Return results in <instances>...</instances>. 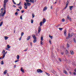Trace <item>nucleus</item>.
<instances>
[{
  "mask_svg": "<svg viewBox=\"0 0 76 76\" xmlns=\"http://www.w3.org/2000/svg\"><path fill=\"white\" fill-rule=\"evenodd\" d=\"M23 34H24V33L23 32H22L21 34V36L22 37L23 35Z\"/></svg>",
  "mask_w": 76,
  "mask_h": 76,
  "instance_id": "4c0bfd02",
  "label": "nucleus"
},
{
  "mask_svg": "<svg viewBox=\"0 0 76 76\" xmlns=\"http://www.w3.org/2000/svg\"><path fill=\"white\" fill-rule=\"evenodd\" d=\"M45 73H46L47 75L48 76H50V74H49L48 73H47L46 72H45Z\"/></svg>",
  "mask_w": 76,
  "mask_h": 76,
  "instance_id": "79ce46f5",
  "label": "nucleus"
},
{
  "mask_svg": "<svg viewBox=\"0 0 76 76\" xmlns=\"http://www.w3.org/2000/svg\"><path fill=\"white\" fill-rule=\"evenodd\" d=\"M18 7L19 9H20V10L22 9V7L21 6H19Z\"/></svg>",
  "mask_w": 76,
  "mask_h": 76,
  "instance_id": "c756f323",
  "label": "nucleus"
},
{
  "mask_svg": "<svg viewBox=\"0 0 76 76\" xmlns=\"http://www.w3.org/2000/svg\"><path fill=\"white\" fill-rule=\"evenodd\" d=\"M27 50H28V48H27V49H26L25 50H24V51H27Z\"/></svg>",
  "mask_w": 76,
  "mask_h": 76,
  "instance_id": "680f3d73",
  "label": "nucleus"
},
{
  "mask_svg": "<svg viewBox=\"0 0 76 76\" xmlns=\"http://www.w3.org/2000/svg\"><path fill=\"white\" fill-rule=\"evenodd\" d=\"M5 49L6 50H9V48H5Z\"/></svg>",
  "mask_w": 76,
  "mask_h": 76,
  "instance_id": "e2e57ef3",
  "label": "nucleus"
},
{
  "mask_svg": "<svg viewBox=\"0 0 76 76\" xmlns=\"http://www.w3.org/2000/svg\"><path fill=\"white\" fill-rule=\"evenodd\" d=\"M6 3H4L3 6L4 9H6Z\"/></svg>",
  "mask_w": 76,
  "mask_h": 76,
  "instance_id": "2eb2a0df",
  "label": "nucleus"
},
{
  "mask_svg": "<svg viewBox=\"0 0 76 76\" xmlns=\"http://www.w3.org/2000/svg\"><path fill=\"white\" fill-rule=\"evenodd\" d=\"M31 23H33V22H34V20L32 19L31 20Z\"/></svg>",
  "mask_w": 76,
  "mask_h": 76,
  "instance_id": "2f4dec72",
  "label": "nucleus"
},
{
  "mask_svg": "<svg viewBox=\"0 0 76 76\" xmlns=\"http://www.w3.org/2000/svg\"><path fill=\"white\" fill-rule=\"evenodd\" d=\"M4 15H5L4 13H3V12H2L0 14V16H2V17H3V16H4Z\"/></svg>",
  "mask_w": 76,
  "mask_h": 76,
  "instance_id": "20e7f679",
  "label": "nucleus"
},
{
  "mask_svg": "<svg viewBox=\"0 0 76 76\" xmlns=\"http://www.w3.org/2000/svg\"><path fill=\"white\" fill-rule=\"evenodd\" d=\"M42 23H43L42 21L40 23V26H39V28L38 29V33H39L40 32H41V27L42 26Z\"/></svg>",
  "mask_w": 76,
  "mask_h": 76,
  "instance_id": "f257e3e1",
  "label": "nucleus"
},
{
  "mask_svg": "<svg viewBox=\"0 0 76 76\" xmlns=\"http://www.w3.org/2000/svg\"><path fill=\"white\" fill-rule=\"evenodd\" d=\"M68 4H69V1H67L66 3V5L68 6Z\"/></svg>",
  "mask_w": 76,
  "mask_h": 76,
  "instance_id": "a878e982",
  "label": "nucleus"
},
{
  "mask_svg": "<svg viewBox=\"0 0 76 76\" xmlns=\"http://www.w3.org/2000/svg\"><path fill=\"white\" fill-rule=\"evenodd\" d=\"M32 37L34 39H37V37H36L35 35H33Z\"/></svg>",
  "mask_w": 76,
  "mask_h": 76,
  "instance_id": "9d476101",
  "label": "nucleus"
},
{
  "mask_svg": "<svg viewBox=\"0 0 76 76\" xmlns=\"http://www.w3.org/2000/svg\"><path fill=\"white\" fill-rule=\"evenodd\" d=\"M47 10V7H44L43 10V11H45V10Z\"/></svg>",
  "mask_w": 76,
  "mask_h": 76,
  "instance_id": "1a4fd4ad",
  "label": "nucleus"
},
{
  "mask_svg": "<svg viewBox=\"0 0 76 76\" xmlns=\"http://www.w3.org/2000/svg\"><path fill=\"white\" fill-rule=\"evenodd\" d=\"M68 20H70V21H72V19L71 18H69L68 19Z\"/></svg>",
  "mask_w": 76,
  "mask_h": 76,
  "instance_id": "a19ab883",
  "label": "nucleus"
},
{
  "mask_svg": "<svg viewBox=\"0 0 76 76\" xmlns=\"http://www.w3.org/2000/svg\"><path fill=\"white\" fill-rule=\"evenodd\" d=\"M63 73H64L65 75H68V73L67 72V71L65 70H64L63 71Z\"/></svg>",
  "mask_w": 76,
  "mask_h": 76,
  "instance_id": "423d86ee",
  "label": "nucleus"
},
{
  "mask_svg": "<svg viewBox=\"0 0 76 76\" xmlns=\"http://www.w3.org/2000/svg\"><path fill=\"white\" fill-rule=\"evenodd\" d=\"M19 61V60H16V61H15V63H17V62H18Z\"/></svg>",
  "mask_w": 76,
  "mask_h": 76,
  "instance_id": "473e14b6",
  "label": "nucleus"
},
{
  "mask_svg": "<svg viewBox=\"0 0 76 76\" xmlns=\"http://www.w3.org/2000/svg\"><path fill=\"white\" fill-rule=\"evenodd\" d=\"M43 23L44 24L46 22V19L45 18H44L43 19Z\"/></svg>",
  "mask_w": 76,
  "mask_h": 76,
  "instance_id": "0eeeda50",
  "label": "nucleus"
},
{
  "mask_svg": "<svg viewBox=\"0 0 76 76\" xmlns=\"http://www.w3.org/2000/svg\"><path fill=\"white\" fill-rule=\"evenodd\" d=\"M7 70H5L4 72V75H6V74L7 73Z\"/></svg>",
  "mask_w": 76,
  "mask_h": 76,
  "instance_id": "f8f14e48",
  "label": "nucleus"
},
{
  "mask_svg": "<svg viewBox=\"0 0 76 76\" xmlns=\"http://www.w3.org/2000/svg\"><path fill=\"white\" fill-rule=\"evenodd\" d=\"M73 75H76V73L74 72H73Z\"/></svg>",
  "mask_w": 76,
  "mask_h": 76,
  "instance_id": "a18cd8bd",
  "label": "nucleus"
},
{
  "mask_svg": "<svg viewBox=\"0 0 76 76\" xmlns=\"http://www.w3.org/2000/svg\"><path fill=\"white\" fill-rule=\"evenodd\" d=\"M1 12H3V8H2L1 9Z\"/></svg>",
  "mask_w": 76,
  "mask_h": 76,
  "instance_id": "49530a36",
  "label": "nucleus"
},
{
  "mask_svg": "<svg viewBox=\"0 0 76 76\" xmlns=\"http://www.w3.org/2000/svg\"><path fill=\"white\" fill-rule=\"evenodd\" d=\"M31 36L28 37L27 38V40H29V39H31Z\"/></svg>",
  "mask_w": 76,
  "mask_h": 76,
  "instance_id": "f3484780",
  "label": "nucleus"
},
{
  "mask_svg": "<svg viewBox=\"0 0 76 76\" xmlns=\"http://www.w3.org/2000/svg\"><path fill=\"white\" fill-rule=\"evenodd\" d=\"M1 64H4L3 61H2L1 62Z\"/></svg>",
  "mask_w": 76,
  "mask_h": 76,
  "instance_id": "72a5a7b5",
  "label": "nucleus"
},
{
  "mask_svg": "<svg viewBox=\"0 0 76 76\" xmlns=\"http://www.w3.org/2000/svg\"><path fill=\"white\" fill-rule=\"evenodd\" d=\"M64 21H65V20H64V19H62V22H64Z\"/></svg>",
  "mask_w": 76,
  "mask_h": 76,
  "instance_id": "58836bf2",
  "label": "nucleus"
},
{
  "mask_svg": "<svg viewBox=\"0 0 76 76\" xmlns=\"http://www.w3.org/2000/svg\"><path fill=\"white\" fill-rule=\"evenodd\" d=\"M25 9H27V8H28V7L27 6H26V5L24 7Z\"/></svg>",
  "mask_w": 76,
  "mask_h": 76,
  "instance_id": "cd10ccee",
  "label": "nucleus"
},
{
  "mask_svg": "<svg viewBox=\"0 0 76 76\" xmlns=\"http://www.w3.org/2000/svg\"><path fill=\"white\" fill-rule=\"evenodd\" d=\"M59 29L60 31H61V30H63V28H59Z\"/></svg>",
  "mask_w": 76,
  "mask_h": 76,
  "instance_id": "c9c22d12",
  "label": "nucleus"
},
{
  "mask_svg": "<svg viewBox=\"0 0 76 76\" xmlns=\"http://www.w3.org/2000/svg\"><path fill=\"white\" fill-rule=\"evenodd\" d=\"M19 58H20L19 56V55H18L17 57V58L18 59V60H19Z\"/></svg>",
  "mask_w": 76,
  "mask_h": 76,
  "instance_id": "5701e85b",
  "label": "nucleus"
},
{
  "mask_svg": "<svg viewBox=\"0 0 76 76\" xmlns=\"http://www.w3.org/2000/svg\"><path fill=\"white\" fill-rule=\"evenodd\" d=\"M74 34L73 33H71V37H72L73 36Z\"/></svg>",
  "mask_w": 76,
  "mask_h": 76,
  "instance_id": "7c9ffc66",
  "label": "nucleus"
},
{
  "mask_svg": "<svg viewBox=\"0 0 76 76\" xmlns=\"http://www.w3.org/2000/svg\"><path fill=\"white\" fill-rule=\"evenodd\" d=\"M20 4H21V2H20V3L18 4H17V5L18 6H20Z\"/></svg>",
  "mask_w": 76,
  "mask_h": 76,
  "instance_id": "e433bc0d",
  "label": "nucleus"
},
{
  "mask_svg": "<svg viewBox=\"0 0 76 76\" xmlns=\"http://www.w3.org/2000/svg\"><path fill=\"white\" fill-rule=\"evenodd\" d=\"M12 1H13V3L14 4H16V3H15V1H14V0H12Z\"/></svg>",
  "mask_w": 76,
  "mask_h": 76,
  "instance_id": "c03bdc74",
  "label": "nucleus"
},
{
  "mask_svg": "<svg viewBox=\"0 0 76 76\" xmlns=\"http://www.w3.org/2000/svg\"><path fill=\"white\" fill-rule=\"evenodd\" d=\"M4 38H5V40H7V39L9 38V37L7 36H5L4 37Z\"/></svg>",
  "mask_w": 76,
  "mask_h": 76,
  "instance_id": "4468645a",
  "label": "nucleus"
},
{
  "mask_svg": "<svg viewBox=\"0 0 76 76\" xmlns=\"http://www.w3.org/2000/svg\"><path fill=\"white\" fill-rule=\"evenodd\" d=\"M73 41L74 42H75V43H76V40L75 39V38H74L73 39Z\"/></svg>",
  "mask_w": 76,
  "mask_h": 76,
  "instance_id": "b1692460",
  "label": "nucleus"
},
{
  "mask_svg": "<svg viewBox=\"0 0 76 76\" xmlns=\"http://www.w3.org/2000/svg\"><path fill=\"white\" fill-rule=\"evenodd\" d=\"M66 54H67V53H68V51H67V50H66Z\"/></svg>",
  "mask_w": 76,
  "mask_h": 76,
  "instance_id": "8fccbe9b",
  "label": "nucleus"
},
{
  "mask_svg": "<svg viewBox=\"0 0 76 76\" xmlns=\"http://www.w3.org/2000/svg\"><path fill=\"white\" fill-rule=\"evenodd\" d=\"M30 0L31 3L32 2L33 3H34V0H33L32 1V0Z\"/></svg>",
  "mask_w": 76,
  "mask_h": 76,
  "instance_id": "412c9836",
  "label": "nucleus"
},
{
  "mask_svg": "<svg viewBox=\"0 0 76 76\" xmlns=\"http://www.w3.org/2000/svg\"><path fill=\"white\" fill-rule=\"evenodd\" d=\"M64 33L65 36H66V30H65L64 31Z\"/></svg>",
  "mask_w": 76,
  "mask_h": 76,
  "instance_id": "9b49d317",
  "label": "nucleus"
},
{
  "mask_svg": "<svg viewBox=\"0 0 76 76\" xmlns=\"http://www.w3.org/2000/svg\"><path fill=\"white\" fill-rule=\"evenodd\" d=\"M71 52V55H73V54H74V53L73 52V51L72 50L70 51Z\"/></svg>",
  "mask_w": 76,
  "mask_h": 76,
  "instance_id": "a211bd4d",
  "label": "nucleus"
},
{
  "mask_svg": "<svg viewBox=\"0 0 76 76\" xmlns=\"http://www.w3.org/2000/svg\"><path fill=\"white\" fill-rule=\"evenodd\" d=\"M41 40L42 41H43V37L42 36V37H41Z\"/></svg>",
  "mask_w": 76,
  "mask_h": 76,
  "instance_id": "c85d7f7f",
  "label": "nucleus"
},
{
  "mask_svg": "<svg viewBox=\"0 0 76 76\" xmlns=\"http://www.w3.org/2000/svg\"><path fill=\"white\" fill-rule=\"evenodd\" d=\"M49 42L50 43V44H51V40L49 41Z\"/></svg>",
  "mask_w": 76,
  "mask_h": 76,
  "instance_id": "de8ad7c7",
  "label": "nucleus"
},
{
  "mask_svg": "<svg viewBox=\"0 0 76 76\" xmlns=\"http://www.w3.org/2000/svg\"><path fill=\"white\" fill-rule=\"evenodd\" d=\"M5 53V51L3 50V51L2 52V53L3 54H4V53Z\"/></svg>",
  "mask_w": 76,
  "mask_h": 76,
  "instance_id": "37998d69",
  "label": "nucleus"
},
{
  "mask_svg": "<svg viewBox=\"0 0 76 76\" xmlns=\"http://www.w3.org/2000/svg\"><path fill=\"white\" fill-rule=\"evenodd\" d=\"M13 7H16V6L15 5H13L12 6Z\"/></svg>",
  "mask_w": 76,
  "mask_h": 76,
  "instance_id": "69168bd1",
  "label": "nucleus"
},
{
  "mask_svg": "<svg viewBox=\"0 0 76 76\" xmlns=\"http://www.w3.org/2000/svg\"><path fill=\"white\" fill-rule=\"evenodd\" d=\"M60 26V24H59V25H58L56 26V27H58V26Z\"/></svg>",
  "mask_w": 76,
  "mask_h": 76,
  "instance_id": "4d7b16f0",
  "label": "nucleus"
},
{
  "mask_svg": "<svg viewBox=\"0 0 76 76\" xmlns=\"http://www.w3.org/2000/svg\"><path fill=\"white\" fill-rule=\"evenodd\" d=\"M73 7V6H70L69 7L70 10H72Z\"/></svg>",
  "mask_w": 76,
  "mask_h": 76,
  "instance_id": "ddd939ff",
  "label": "nucleus"
},
{
  "mask_svg": "<svg viewBox=\"0 0 76 76\" xmlns=\"http://www.w3.org/2000/svg\"><path fill=\"white\" fill-rule=\"evenodd\" d=\"M58 59H59V60L60 61H61V58H58Z\"/></svg>",
  "mask_w": 76,
  "mask_h": 76,
  "instance_id": "864d4df0",
  "label": "nucleus"
},
{
  "mask_svg": "<svg viewBox=\"0 0 76 76\" xmlns=\"http://www.w3.org/2000/svg\"><path fill=\"white\" fill-rule=\"evenodd\" d=\"M61 54H62V55H63V54H64V52H61Z\"/></svg>",
  "mask_w": 76,
  "mask_h": 76,
  "instance_id": "052dcab7",
  "label": "nucleus"
},
{
  "mask_svg": "<svg viewBox=\"0 0 76 76\" xmlns=\"http://www.w3.org/2000/svg\"><path fill=\"white\" fill-rule=\"evenodd\" d=\"M20 70H21V72H23V73L25 72V71H24V69H23V67L21 68Z\"/></svg>",
  "mask_w": 76,
  "mask_h": 76,
  "instance_id": "6e6552de",
  "label": "nucleus"
},
{
  "mask_svg": "<svg viewBox=\"0 0 76 76\" xmlns=\"http://www.w3.org/2000/svg\"><path fill=\"white\" fill-rule=\"evenodd\" d=\"M26 3L27 4V5H28V6H31V4L28 3L30 2V1L29 0H26Z\"/></svg>",
  "mask_w": 76,
  "mask_h": 76,
  "instance_id": "f03ea898",
  "label": "nucleus"
},
{
  "mask_svg": "<svg viewBox=\"0 0 76 76\" xmlns=\"http://www.w3.org/2000/svg\"><path fill=\"white\" fill-rule=\"evenodd\" d=\"M67 5H66V6L65 7V9H66V8H67Z\"/></svg>",
  "mask_w": 76,
  "mask_h": 76,
  "instance_id": "0e129e2a",
  "label": "nucleus"
},
{
  "mask_svg": "<svg viewBox=\"0 0 76 76\" xmlns=\"http://www.w3.org/2000/svg\"><path fill=\"white\" fill-rule=\"evenodd\" d=\"M69 18H70V17H69V16H67V18L68 19H69Z\"/></svg>",
  "mask_w": 76,
  "mask_h": 76,
  "instance_id": "6e6d98bb",
  "label": "nucleus"
},
{
  "mask_svg": "<svg viewBox=\"0 0 76 76\" xmlns=\"http://www.w3.org/2000/svg\"><path fill=\"white\" fill-rule=\"evenodd\" d=\"M4 14L6 13V10H4Z\"/></svg>",
  "mask_w": 76,
  "mask_h": 76,
  "instance_id": "bf43d9fd",
  "label": "nucleus"
},
{
  "mask_svg": "<svg viewBox=\"0 0 76 76\" xmlns=\"http://www.w3.org/2000/svg\"><path fill=\"white\" fill-rule=\"evenodd\" d=\"M24 6H27V4H26V2H24Z\"/></svg>",
  "mask_w": 76,
  "mask_h": 76,
  "instance_id": "3c124183",
  "label": "nucleus"
},
{
  "mask_svg": "<svg viewBox=\"0 0 76 76\" xmlns=\"http://www.w3.org/2000/svg\"><path fill=\"white\" fill-rule=\"evenodd\" d=\"M32 16L33 18H34V17H35V15L33 14H32Z\"/></svg>",
  "mask_w": 76,
  "mask_h": 76,
  "instance_id": "ea45409f",
  "label": "nucleus"
},
{
  "mask_svg": "<svg viewBox=\"0 0 76 76\" xmlns=\"http://www.w3.org/2000/svg\"><path fill=\"white\" fill-rule=\"evenodd\" d=\"M37 71L39 73H42V70H41V69H38L37 70Z\"/></svg>",
  "mask_w": 76,
  "mask_h": 76,
  "instance_id": "39448f33",
  "label": "nucleus"
},
{
  "mask_svg": "<svg viewBox=\"0 0 76 76\" xmlns=\"http://www.w3.org/2000/svg\"><path fill=\"white\" fill-rule=\"evenodd\" d=\"M20 19L22 20V16H21L20 17Z\"/></svg>",
  "mask_w": 76,
  "mask_h": 76,
  "instance_id": "13d9d810",
  "label": "nucleus"
},
{
  "mask_svg": "<svg viewBox=\"0 0 76 76\" xmlns=\"http://www.w3.org/2000/svg\"><path fill=\"white\" fill-rule=\"evenodd\" d=\"M4 3H6L8 1V0H4Z\"/></svg>",
  "mask_w": 76,
  "mask_h": 76,
  "instance_id": "aec40b11",
  "label": "nucleus"
},
{
  "mask_svg": "<svg viewBox=\"0 0 76 76\" xmlns=\"http://www.w3.org/2000/svg\"><path fill=\"white\" fill-rule=\"evenodd\" d=\"M40 44L41 45H43V42H42V41H41Z\"/></svg>",
  "mask_w": 76,
  "mask_h": 76,
  "instance_id": "393cba45",
  "label": "nucleus"
},
{
  "mask_svg": "<svg viewBox=\"0 0 76 76\" xmlns=\"http://www.w3.org/2000/svg\"><path fill=\"white\" fill-rule=\"evenodd\" d=\"M16 10H17V11H20V10H19V9H17Z\"/></svg>",
  "mask_w": 76,
  "mask_h": 76,
  "instance_id": "338daca9",
  "label": "nucleus"
},
{
  "mask_svg": "<svg viewBox=\"0 0 76 76\" xmlns=\"http://www.w3.org/2000/svg\"><path fill=\"white\" fill-rule=\"evenodd\" d=\"M2 24H3V22H1L0 23V26L2 25Z\"/></svg>",
  "mask_w": 76,
  "mask_h": 76,
  "instance_id": "bb28decb",
  "label": "nucleus"
},
{
  "mask_svg": "<svg viewBox=\"0 0 76 76\" xmlns=\"http://www.w3.org/2000/svg\"><path fill=\"white\" fill-rule=\"evenodd\" d=\"M15 15H18V12H15Z\"/></svg>",
  "mask_w": 76,
  "mask_h": 76,
  "instance_id": "09e8293b",
  "label": "nucleus"
},
{
  "mask_svg": "<svg viewBox=\"0 0 76 76\" xmlns=\"http://www.w3.org/2000/svg\"><path fill=\"white\" fill-rule=\"evenodd\" d=\"M68 37H66V39H69V38H71V37H71V35H70V33L68 34Z\"/></svg>",
  "mask_w": 76,
  "mask_h": 76,
  "instance_id": "7ed1b4c3",
  "label": "nucleus"
},
{
  "mask_svg": "<svg viewBox=\"0 0 76 76\" xmlns=\"http://www.w3.org/2000/svg\"><path fill=\"white\" fill-rule=\"evenodd\" d=\"M34 40L33 41V42L34 43H35L37 42V39H34Z\"/></svg>",
  "mask_w": 76,
  "mask_h": 76,
  "instance_id": "6ab92c4d",
  "label": "nucleus"
},
{
  "mask_svg": "<svg viewBox=\"0 0 76 76\" xmlns=\"http://www.w3.org/2000/svg\"><path fill=\"white\" fill-rule=\"evenodd\" d=\"M49 36L50 38H51V39H53V36H51L50 35H49Z\"/></svg>",
  "mask_w": 76,
  "mask_h": 76,
  "instance_id": "f704fd0d",
  "label": "nucleus"
},
{
  "mask_svg": "<svg viewBox=\"0 0 76 76\" xmlns=\"http://www.w3.org/2000/svg\"><path fill=\"white\" fill-rule=\"evenodd\" d=\"M3 57H2V58H1V57H0V59H2V58H3L5 57V53L3 55Z\"/></svg>",
  "mask_w": 76,
  "mask_h": 76,
  "instance_id": "dca6fc26",
  "label": "nucleus"
},
{
  "mask_svg": "<svg viewBox=\"0 0 76 76\" xmlns=\"http://www.w3.org/2000/svg\"><path fill=\"white\" fill-rule=\"evenodd\" d=\"M67 46L68 47H69V44H67Z\"/></svg>",
  "mask_w": 76,
  "mask_h": 76,
  "instance_id": "603ef678",
  "label": "nucleus"
},
{
  "mask_svg": "<svg viewBox=\"0 0 76 76\" xmlns=\"http://www.w3.org/2000/svg\"><path fill=\"white\" fill-rule=\"evenodd\" d=\"M25 12V11H24V10H23L22 11H21V12L23 13V12Z\"/></svg>",
  "mask_w": 76,
  "mask_h": 76,
  "instance_id": "5fc2aeb1",
  "label": "nucleus"
},
{
  "mask_svg": "<svg viewBox=\"0 0 76 76\" xmlns=\"http://www.w3.org/2000/svg\"><path fill=\"white\" fill-rule=\"evenodd\" d=\"M74 71L76 72V69H75Z\"/></svg>",
  "mask_w": 76,
  "mask_h": 76,
  "instance_id": "774afa93",
  "label": "nucleus"
},
{
  "mask_svg": "<svg viewBox=\"0 0 76 76\" xmlns=\"http://www.w3.org/2000/svg\"><path fill=\"white\" fill-rule=\"evenodd\" d=\"M7 47L8 48V49H9V48H10L11 47L10 46H9V45H7Z\"/></svg>",
  "mask_w": 76,
  "mask_h": 76,
  "instance_id": "4be33fe9",
  "label": "nucleus"
}]
</instances>
